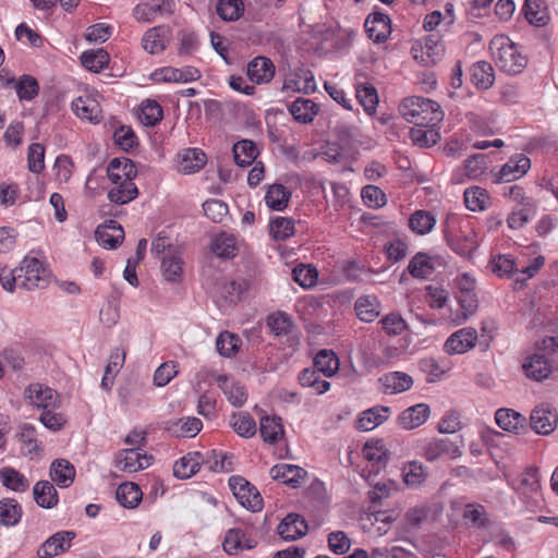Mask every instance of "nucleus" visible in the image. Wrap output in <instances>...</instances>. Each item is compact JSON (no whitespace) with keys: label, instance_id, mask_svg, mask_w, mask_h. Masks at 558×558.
Returning <instances> with one entry per match:
<instances>
[{"label":"nucleus","instance_id":"31","mask_svg":"<svg viewBox=\"0 0 558 558\" xmlns=\"http://www.w3.org/2000/svg\"><path fill=\"white\" fill-rule=\"evenodd\" d=\"M244 533L240 529H230L225 536L222 547L229 555H238L245 549H252L256 546V542L251 538L243 539Z\"/></svg>","mask_w":558,"mask_h":558},{"label":"nucleus","instance_id":"10","mask_svg":"<svg viewBox=\"0 0 558 558\" xmlns=\"http://www.w3.org/2000/svg\"><path fill=\"white\" fill-rule=\"evenodd\" d=\"M514 488L526 501H536L541 495V480L536 468L525 469L515 480Z\"/></svg>","mask_w":558,"mask_h":558},{"label":"nucleus","instance_id":"52","mask_svg":"<svg viewBox=\"0 0 558 558\" xmlns=\"http://www.w3.org/2000/svg\"><path fill=\"white\" fill-rule=\"evenodd\" d=\"M408 270L414 278H427L434 271L432 259L424 253H417L409 263Z\"/></svg>","mask_w":558,"mask_h":558},{"label":"nucleus","instance_id":"54","mask_svg":"<svg viewBox=\"0 0 558 558\" xmlns=\"http://www.w3.org/2000/svg\"><path fill=\"white\" fill-rule=\"evenodd\" d=\"M269 232L274 240L284 241L294 234V220L287 217H277L270 221Z\"/></svg>","mask_w":558,"mask_h":558},{"label":"nucleus","instance_id":"25","mask_svg":"<svg viewBox=\"0 0 558 558\" xmlns=\"http://www.w3.org/2000/svg\"><path fill=\"white\" fill-rule=\"evenodd\" d=\"M495 421L501 429L511 433H519L520 429H524L526 426L525 416L512 409L507 408H502L496 411Z\"/></svg>","mask_w":558,"mask_h":558},{"label":"nucleus","instance_id":"30","mask_svg":"<svg viewBox=\"0 0 558 558\" xmlns=\"http://www.w3.org/2000/svg\"><path fill=\"white\" fill-rule=\"evenodd\" d=\"M390 413L388 407H375L364 411L356 422V428L368 432L387 421Z\"/></svg>","mask_w":558,"mask_h":558},{"label":"nucleus","instance_id":"8","mask_svg":"<svg viewBox=\"0 0 558 558\" xmlns=\"http://www.w3.org/2000/svg\"><path fill=\"white\" fill-rule=\"evenodd\" d=\"M444 52L442 43L434 35L426 37L423 45L412 48L413 58L425 66L435 65L441 60Z\"/></svg>","mask_w":558,"mask_h":558},{"label":"nucleus","instance_id":"44","mask_svg":"<svg viewBox=\"0 0 558 558\" xmlns=\"http://www.w3.org/2000/svg\"><path fill=\"white\" fill-rule=\"evenodd\" d=\"M410 138L420 147H430L439 141L440 134L436 126L414 125L410 131Z\"/></svg>","mask_w":558,"mask_h":558},{"label":"nucleus","instance_id":"18","mask_svg":"<svg viewBox=\"0 0 558 558\" xmlns=\"http://www.w3.org/2000/svg\"><path fill=\"white\" fill-rule=\"evenodd\" d=\"M278 534L286 541H295L307 533L308 526L304 518L298 513H289L278 525Z\"/></svg>","mask_w":558,"mask_h":558},{"label":"nucleus","instance_id":"22","mask_svg":"<svg viewBox=\"0 0 558 558\" xmlns=\"http://www.w3.org/2000/svg\"><path fill=\"white\" fill-rule=\"evenodd\" d=\"M429 407L426 403L412 405L399 415L398 422L404 429L411 430L422 426L429 417Z\"/></svg>","mask_w":558,"mask_h":558},{"label":"nucleus","instance_id":"61","mask_svg":"<svg viewBox=\"0 0 558 558\" xmlns=\"http://www.w3.org/2000/svg\"><path fill=\"white\" fill-rule=\"evenodd\" d=\"M162 119V108L156 100L146 99L142 104L140 120L147 126L156 125Z\"/></svg>","mask_w":558,"mask_h":558},{"label":"nucleus","instance_id":"56","mask_svg":"<svg viewBox=\"0 0 558 558\" xmlns=\"http://www.w3.org/2000/svg\"><path fill=\"white\" fill-rule=\"evenodd\" d=\"M534 211H535L534 201H526V203H524V206H521L518 209H513L512 213L509 215V217L507 219L509 228L520 229V228L524 227L529 222V220H530L531 216L534 214Z\"/></svg>","mask_w":558,"mask_h":558},{"label":"nucleus","instance_id":"24","mask_svg":"<svg viewBox=\"0 0 558 558\" xmlns=\"http://www.w3.org/2000/svg\"><path fill=\"white\" fill-rule=\"evenodd\" d=\"M248 77L257 83H268L275 75V65L266 57H257L247 64Z\"/></svg>","mask_w":558,"mask_h":558},{"label":"nucleus","instance_id":"40","mask_svg":"<svg viewBox=\"0 0 558 558\" xmlns=\"http://www.w3.org/2000/svg\"><path fill=\"white\" fill-rule=\"evenodd\" d=\"M233 156L234 161L240 167H248L251 166L257 155L258 149L254 142L250 140H243L233 145Z\"/></svg>","mask_w":558,"mask_h":558},{"label":"nucleus","instance_id":"9","mask_svg":"<svg viewBox=\"0 0 558 558\" xmlns=\"http://www.w3.org/2000/svg\"><path fill=\"white\" fill-rule=\"evenodd\" d=\"M172 37V29L168 25H158L145 32L142 47L150 54L162 52Z\"/></svg>","mask_w":558,"mask_h":558},{"label":"nucleus","instance_id":"16","mask_svg":"<svg viewBox=\"0 0 558 558\" xmlns=\"http://www.w3.org/2000/svg\"><path fill=\"white\" fill-rule=\"evenodd\" d=\"M390 22L389 16L381 12L369 14L365 21V29L368 37L375 43H384L391 32Z\"/></svg>","mask_w":558,"mask_h":558},{"label":"nucleus","instance_id":"4","mask_svg":"<svg viewBox=\"0 0 558 558\" xmlns=\"http://www.w3.org/2000/svg\"><path fill=\"white\" fill-rule=\"evenodd\" d=\"M229 486L238 501L246 509L257 512L263 509L259 492L242 476H231Z\"/></svg>","mask_w":558,"mask_h":558},{"label":"nucleus","instance_id":"29","mask_svg":"<svg viewBox=\"0 0 558 558\" xmlns=\"http://www.w3.org/2000/svg\"><path fill=\"white\" fill-rule=\"evenodd\" d=\"M385 392L400 393L409 390L413 386V379L403 372H391L379 378Z\"/></svg>","mask_w":558,"mask_h":558},{"label":"nucleus","instance_id":"60","mask_svg":"<svg viewBox=\"0 0 558 558\" xmlns=\"http://www.w3.org/2000/svg\"><path fill=\"white\" fill-rule=\"evenodd\" d=\"M318 371L313 368H305L299 376V381L303 387H312L318 393H324L329 390L330 383L327 380L319 379Z\"/></svg>","mask_w":558,"mask_h":558},{"label":"nucleus","instance_id":"26","mask_svg":"<svg viewBox=\"0 0 558 558\" xmlns=\"http://www.w3.org/2000/svg\"><path fill=\"white\" fill-rule=\"evenodd\" d=\"M203 427V423L197 417H185L166 423V429L175 437H195Z\"/></svg>","mask_w":558,"mask_h":558},{"label":"nucleus","instance_id":"45","mask_svg":"<svg viewBox=\"0 0 558 558\" xmlns=\"http://www.w3.org/2000/svg\"><path fill=\"white\" fill-rule=\"evenodd\" d=\"M314 367L326 377L333 376L339 369V359L328 350H320L314 359Z\"/></svg>","mask_w":558,"mask_h":558},{"label":"nucleus","instance_id":"37","mask_svg":"<svg viewBox=\"0 0 558 558\" xmlns=\"http://www.w3.org/2000/svg\"><path fill=\"white\" fill-rule=\"evenodd\" d=\"M471 81L481 89H488L494 84V69L489 62L478 61L471 69Z\"/></svg>","mask_w":558,"mask_h":558},{"label":"nucleus","instance_id":"33","mask_svg":"<svg viewBox=\"0 0 558 558\" xmlns=\"http://www.w3.org/2000/svg\"><path fill=\"white\" fill-rule=\"evenodd\" d=\"M291 198V192L282 184H271L268 186L265 203L271 210L282 211L287 208Z\"/></svg>","mask_w":558,"mask_h":558},{"label":"nucleus","instance_id":"7","mask_svg":"<svg viewBox=\"0 0 558 558\" xmlns=\"http://www.w3.org/2000/svg\"><path fill=\"white\" fill-rule=\"evenodd\" d=\"M76 534L73 531H60L51 535L39 547L37 554L40 558H53L65 551L71 547L72 541Z\"/></svg>","mask_w":558,"mask_h":558},{"label":"nucleus","instance_id":"57","mask_svg":"<svg viewBox=\"0 0 558 558\" xmlns=\"http://www.w3.org/2000/svg\"><path fill=\"white\" fill-rule=\"evenodd\" d=\"M488 202L486 191L480 186H473L464 191V203L472 211L484 210Z\"/></svg>","mask_w":558,"mask_h":558},{"label":"nucleus","instance_id":"27","mask_svg":"<svg viewBox=\"0 0 558 558\" xmlns=\"http://www.w3.org/2000/svg\"><path fill=\"white\" fill-rule=\"evenodd\" d=\"M354 310L362 322L372 323L380 314V303L375 295H363L355 301Z\"/></svg>","mask_w":558,"mask_h":558},{"label":"nucleus","instance_id":"32","mask_svg":"<svg viewBox=\"0 0 558 558\" xmlns=\"http://www.w3.org/2000/svg\"><path fill=\"white\" fill-rule=\"evenodd\" d=\"M33 495L36 504L41 508H53L59 501L57 489L48 481L37 482L33 488Z\"/></svg>","mask_w":558,"mask_h":558},{"label":"nucleus","instance_id":"1","mask_svg":"<svg viewBox=\"0 0 558 558\" xmlns=\"http://www.w3.org/2000/svg\"><path fill=\"white\" fill-rule=\"evenodd\" d=\"M399 112L408 122L420 126H437L444 119V111L436 101L417 96L404 98Z\"/></svg>","mask_w":558,"mask_h":558},{"label":"nucleus","instance_id":"34","mask_svg":"<svg viewBox=\"0 0 558 558\" xmlns=\"http://www.w3.org/2000/svg\"><path fill=\"white\" fill-rule=\"evenodd\" d=\"M50 476L60 487H69L74 481L75 469L68 460L59 459L52 462Z\"/></svg>","mask_w":558,"mask_h":558},{"label":"nucleus","instance_id":"46","mask_svg":"<svg viewBox=\"0 0 558 558\" xmlns=\"http://www.w3.org/2000/svg\"><path fill=\"white\" fill-rule=\"evenodd\" d=\"M114 185L108 192V198L112 203L123 205L133 201L138 195V190L134 182H121Z\"/></svg>","mask_w":558,"mask_h":558},{"label":"nucleus","instance_id":"6","mask_svg":"<svg viewBox=\"0 0 558 558\" xmlns=\"http://www.w3.org/2000/svg\"><path fill=\"white\" fill-rule=\"evenodd\" d=\"M153 457L142 453L137 448L122 449L116 456V466L128 473L144 470L151 464Z\"/></svg>","mask_w":558,"mask_h":558},{"label":"nucleus","instance_id":"19","mask_svg":"<svg viewBox=\"0 0 558 558\" xmlns=\"http://www.w3.org/2000/svg\"><path fill=\"white\" fill-rule=\"evenodd\" d=\"M206 155L198 148H186L178 154V170L184 174L199 171L206 165Z\"/></svg>","mask_w":558,"mask_h":558},{"label":"nucleus","instance_id":"13","mask_svg":"<svg viewBox=\"0 0 558 558\" xmlns=\"http://www.w3.org/2000/svg\"><path fill=\"white\" fill-rule=\"evenodd\" d=\"M26 398L39 409H56L59 403V395L41 384H32L26 390Z\"/></svg>","mask_w":558,"mask_h":558},{"label":"nucleus","instance_id":"17","mask_svg":"<svg viewBox=\"0 0 558 558\" xmlns=\"http://www.w3.org/2000/svg\"><path fill=\"white\" fill-rule=\"evenodd\" d=\"M95 236L105 248H116L124 238L123 228L116 220H108L96 229Z\"/></svg>","mask_w":558,"mask_h":558},{"label":"nucleus","instance_id":"35","mask_svg":"<svg viewBox=\"0 0 558 558\" xmlns=\"http://www.w3.org/2000/svg\"><path fill=\"white\" fill-rule=\"evenodd\" d=\"M525 375L535 380H543L551 372L550 364L543 354H533L523 364Z\"/></svg>","mask_w":558,"mask_h":558},{"label":"nucleus","instance_id":"21","mask_svg":"<svg viewBox=\"0 0 558 558\" xmlns=\"http://www.w3.org/2000/svg\"><path fill=\"white\" fill-rule=\"evenodd\" d=\"M461 454L458 446L449 439H432L423 447V456L428 461H435L442 456H449L456 459Z\"/></svg>","mask_w":558,"mask_h":558},{"label":"nucleus","instance_id":"41","mask_svg":"<svg viewBox=\"0 0 558 558\" xmlns=\"http://www.w3.org/2000/svg\"><path fill=\"white\" fill-rule=\"evenodd\" d=\"M72 110L81 118L98 122L100 120V108L96 100L88 97H78L72 102Z\"/></svg>","mask_w":558,"mask_h":558},{"label":"nucleus","instance_id":"14","mask_svg":"<svg viewBox=\"0 0 558 558\" xmlns=\"http://www.w3.org/2000/svg\"><path fill=\"white\" fill-rule=\"evenodd\" d=\"M445 238L448 245L461 256H470L477 246L475 232L472 228L461 229L459 234L446 230Z\"/></svg>","mask_w":558,"mask_h":558},{"label":"nucleus","instance_id":"50","mask_svg":"<svg viewBox=\"0 0 558 558\" xmlns=\"http://www.w3.org/2000/svg\"><path fill=\"white\" fill-rule=\"evenodd\" d=\"M259 433L266 442L274 444L283 434L281 420L276 416H264L259 423Z\"/></svg>","mask_w":558,"mask_h":558},{"label":"nucleus","instance_id":"53","mask_svg":"<svg viewBox=\"0 0 558 558\" xmlns=\"http://www.w3.org/2000/svg\"><path fill=\"white\" fill-rule=\"evenodd\" d=\"M241 345L238 335L229 331L221 332L216 340V348L220 355L231 357L236 354Z\"/></svg>","mask_w":558,"mask_h":558},{"label":"nucleus","instance_id":"63","mask_svg":"<svg viewBox=\"0 0 558 558\" xmlns=\"http://www.w3.org/2000/svg\"><path fill=\"white\" fill-rule=\"evenodd\" d=\"M363 456L374 463H385L388 460V451L379 439L367 441L363 447Z\"/></svg>","mask_w":558,"mask_h":558},{"label":"nucleus","instance_id":"3","mask_svg":"<svg viewBox=\"0 0 558 558\" xmlns=\"http://www.w3.org/2000/svg\"><path fill=\"white\" fill-rule=\"evenodd\" d=\"M11 280H19V287L26 290L44 288L48 283L43 264L36 257L28 256L15 268V277L11 276Z\"/></svg>","mask_w":558,"mask_h":558},{"label":"nucleus","instance_id":"15","mask_svg":"<svg viewBox=\"0 0 558 558\" xmlns=\"http://www.w3.org/2000/svg\"><path fill=\"white\" fill-rule=\"evenodd\" d=\"M136 173V166L129 158H113L107 167L108 178L113 184L133 182Z\"/></svg>","mask_w":558,"mask_h":558},{"label":"nucleus","instance_id":"59","mask_svg":"<svg viewBox=\"0 0 558 558\" xmlns=\"http://www.w3.org/2000/svg\"><path fill=\"white\" fill-rule=\"evenodd\" d=\"M183 262L180 256L168 253L161 263L162 275L168 281H178L181 279Z\"/></svg>","mask_w":558,"mask_h":558},{"label":"nucleus","instance_id":"23","mask_svg":"<svg viewBox=\"0 0 558 558\" xmlns=\"http://www.w3.org/2000/svg\"><path fill=\"white\" fill-rule=\"evenodd\" d=\"M216 381L232 405L241 408L246 402L247 392L244 386L228 378L226 375H217Z\"/></svg>","mask_w":558,"mask_h":558},{"label":"nucleus","instance_id":"43","mask_svg":"<svg viewBox=\"0 0 558 558\" xmlns=\"http://www.w3.org/2000/svg\"><path fill=\"white\" fill-rule=\"evenodd\" d=\"M17 440L21 444V452L23 456L37 454L40 451L36 438V429L29 424H23L20 426L19 433L16 434Z\"/></svg>","mask_w":558,"mask_h":558},{"label":"nucleus","instance_id":"58","mask_svg":"<svg viewBox=\"0 0 558 558\" xmlns=\"http://www.w3.org/2000/svg\"><path fill=\"white\" fill-rule=\"evenodd\" d=\"M356 98L368 114L375 112L378 105V95L376 88L373 85H359L356 87Z\"/></svg>","mask_w":558,"mask_h":558},{"label":"nucleus","instance_id":"28","mask_svg":"<svg viewBox=\"0 0 558 558\" xmlns=\"http://www.w3.org/2000/svg\"><path fill=\"white\" fill-rule=\"evenodd\" d=\"M204 458L201 452H189L186 456L177 461L173 465V474L178 478H190L198 472Z\"/></svg>","mask_w":558,"mask_h":558},{"label":"nucleus","instance_id":"55","mask_svg":"<svg viewBox=\"0 0 558 558\" xmlns=\"http://www.w3.org/2000/svg\"><path fill=\"white\" fill-rule=\"evenodd\" d=\"M217 14L225 21H236L244 12L242 0H218Z\"/></svg>","mask_w":558,"mask_h":558},{"label":"nucleus","instance_id":"48","mask_svg":"<svg viewBox=\"0 0 558 558\" xmlns=\"http://www.w3.org/2000/svg\"><path fill=\"white\" fill-rule=\"evenodd\" d=\"M21 515L22 509L16 500L7 498L0 501V524L13 526L19 523Z\"/></svg>","mask_w":558,"mask_h":558},{"label":"nucleus","instance_id":"2","mask_svg":"<svg viewBox=\"0 0 558 558\" xmlns=\"http://www.w3.org/2000/svg\"><path fill=\"white\" fill-rule=\"evenodd\" d=\"M489 50L496 65L510 75L519 74L526 66L527 59L515 44L505 35H496L489 44Z\"/></svg>","mask_w":558,"mask_h":558},{"label":"nucleus","instance_id":"49","mask_svg":"<svg viewBox=\"0 0 558 558\" xmlns=\"http://www.w3.org/2000/svg\"><path fill=\"white\" fill-rule=\"evenodd\" d=\"M109 54L104 49L88 50L82 53V64L89 71L98 73L109 63Z\"/></svg>","mask_w":558,"mask_h":558},{"label":"nucleus","instance_id":"42","mask_svg":"<svg viewBox=\"0 0 558 558\" xmlns=\"http://www.w3.org/2000/svg\"><path fill=\"white\" fill-rule=\"evenodd\" d=\"M0 480L8 489L24 493L29 487V481L17 470L7 466L0 470Z\"/></svg>","mask_w":558,"mask_h":558},{"label":"nucleus","instance_id":"11","mask_svg":"<svg viewBox=\"0 0 558 558\" xmlns=\"http://www.w3.org/2000/svg\"><path fill=\"white\" fill-rule=\"evenodd\" d=\"M476 342V330L472 327H466L453 332L446 340L444 348L449 354H463L474 348Z\"/></svg>","mask_w":558,"mask_h":558},{"label":"nucleus","instance_id":"5","mask_svg":"<svg viewBox=\"0 0 558 558\" xmlns=\"http://www.w3.org/2000/svg\"><path fill=\"white\" fill-rule=\"evenodd\" d=\"M558 424V414L549 404H539L534 408L530 415L531 428L539 435L551 434Z\"/></svg>","mask_w":558,"mask_h":558},{"label":"nucleus","instance_id":"39","mask_svg":"<svg viewBox=\"0 0 558 558\" xmlns=\"http://www.w3.org/2000/svg\"><path fill=\"white\" fill-rule=\"evenodd\" d=\"M524 14L529 23L535 26H545L549 21L547 7L544 0H525Z\"/></svg>","mask_w":558,"mask_h":558},{"label":"nucleus","instance_id":"62","mask_svg":"<svg viewBox=\"0 0 558 558\" xmlns=\"http://www.w3.org/2000/svg\"><path fill=\"white\" fill-rule=\"evenodd\" d=\"M267 325L276 336H287L294 327L290 316L281 312L270 315Z\"/></svg>","mask_w":558,"mask_h":558},{"label":"nucleus","instance_id":"47","mask_svg":"<svg viewBox=\"0 0 558 558\" xmlns=\"http://www.w3.org/2000/svg\"><path fill=\"white\" fill-rule=\"evenodd\" d=\"M211 251L220 258H231L236 255L235 238L232 234L221 233L214 238Z\"/></svg>","mask_w":558,"mask_h":558},{"label":"nucleus","instance_id":"51","mask_svg":"<svg viewBox=\"0 0 558 558\" xmlns=\"http://www.w3.org/2000/svg\"><path fill=\"white\" fill-rule=\"evenodd\" d=\"M435 223V217L426 210H416L409 219L410 229L421 235L430 232Z\"/></svg>","mask_w":558,"mask_h":558},{"label":"nucleus","instance_id":"38","mask_svg":"<svg viewBox=\"0 0 558 558\" xmlns=\"http://www.w3.org/2000/svg\"><path fill=\"white\" fill-rule=\"evenodd\" d=\"M290 113L293 118L301 123H310L317 114V105L306 98H298L289 107Z\"/></svg>","mask_w":558,"mask_h":558},{"label":"nucleus","instance_id":"12","mask_svg":"<svg viewBox=\"0 0 558 558\" xmlns=\"http://www.w3.org/2000/svg\"><path fill=\"white\" fill-rule=\"evenodd\" d=\"M531 168V160L523 154L512 156L496 174V183L511 182L522 178Z\"/></svg>","mask_w":558,"mask_h":558},{"label":"nucleus","instance_id":"64","mask_svg":"<svg viewBox=\"0 0 558 558\" xmlns=\"http://www.w3.org/2000/svg\"><path fill=\"white\" fill-rule=\"evenodd\" d=\"M233 429L238 435L250 438L256 433V423L254 418L247 413H239L232 416L231 423Z\"/></svg>","mask_w":558,"mask_h":558},{"label":"nucleus","instance_id":"36","mask_svg":"<svg viewBox=\"0 0 558 558\" xmlns=\"http://www.w3.org/2000/svg\"><path fill=\"white\" fill-rule=\"evenodd\" d=\"M142 490L135 483L126 482L120 484L116 492V498L124 508L133 509L142 500Z\"/></svg>","mask_w":558,"mask_h":558},{"label":"nucleus","instance_id":"20","mask_svg":"<svg viewBox=\"0 0 558 558\" xmlns=\"http://www.w3.org/2000/svg\"><path fill=\"white\" fill-rule=\"evenodd\" d=\"M307 475V472L293 464H277L270 469V476L276 481H281L282 483L296 488L301 485L302 481Z\"/></svg>","mask_w":558,"mask_h":558}]
</instances>
